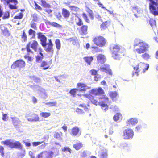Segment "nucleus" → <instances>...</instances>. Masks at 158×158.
<instances>
[{
    "mask_svg": "<svg viewBox=\"0 0 158 158\" xmlns=\"http://www.w3.org/2000/svg\"><path fill=\"white\" fill-rule=\"evenodd\" d=\"M134 47L138 46L139 48L135 49V53L138 54L143 53L148 51L149 48V45L146 42L141 40L140 39L136 38L134 40Z\"/></svg>",
    "mask_w": 158,
    "mask_h": 158,
    "instance_id": "nucleus-1",
    "label": "nucleus"
},
{
    "mask_svg": "<svg viewBox=\"0 0 158 158\" xmlns=\"http://www.w3.org/2000/svg\"><path fill=\"white\" fill-rule=\"evenodd\" d=\"M149 67V65L148 64L140 62L136 66H134V70L135 71L133 72L132 75L138 76V72L142 71V73H144L146 70H148Z\"/></svg>",
    "mask_w": 158,
    "mask_h": 158,
    "instance_id": "nucleus-2",
    "label": "nucleus"
},
{
    "mask_svg": "<svg viewBox=\"0 0 158 158\" xmlns=\"http://www.w3.org/2000/svg\"><path fill=\"white\" fill-rule=\"evenodd\" d=\"M1 143L2 144L8 146L11 148H16L19 149H21L22 148L21 143L18 141L14 142L10 140H7L4 141H2Z\"/></svg>",
    "mask_w": 158,
    "mask_h": 158,
    "instance_id": "nucleus-3",
    "label": "nucleus"
},
{
    "mask_svg": "<svg viewBox=\"0 0 158 158\" xmlns=\"http://www.w3.org/2000/svg\"><path fill=\"white\" fill-rule=\"evenodd\" d=\"M122 49L121 47L118 44H115L113 47L112 57L115 59H119L120 57L119 53H121Z\"/></svg>",
    "mask_w": 158,
    "mask_h": 158,
    "instance_id": "nucleus-4",
    "label": "nucleus"
},
{
    "mask_svg": "<svg viewBox=\"0 0 158 158\" xmlns=\"http://www.w3.org/2000/svg\"><path fill=\"white\" fill-rule=\"evenodd\" d=\"M100 99L102 100L100 102L99 105H100L102 110L106 112L108 110V106L106 104V103L108 102L110 104V102H108V98L105 95H103L99 98Z\"/></svg>",
    "mask_w": 158,
    "mask_h": 158,
    "instance_id": "nucleus-5",
    "label": "nucleus"
},
{
    "mask_svg": "<svg viewBox=\"0 0 158 158\" xmlns=\"http://www.w3.org/2000/svg\"><path fill=\"white\" fill-rule=\"evenodd\" d=\"M104 91L101 88H99L98 89H93L89 92V94H83V96L85 97L88 98L92 97L91 95H101L104 94Z\"/></svg>",
    "mask_w": 158,
    "mask_h": 158,
    "instance_id": "nucleus-6",
    "label": "nucleus"
},
{
    "mask_svg": "<svg viewBox=\"0 0 158 158\" xmlns=\"http://www.w3.org/2000/svg\"><path fill=\"white\" fill-rule=\"evenodd\" d=\"M25 118L30 122H37L39 121V117L38 115L32 113H27L25 115Z\"/></svg>",
    "mask_w": 158,
    "mask_h": 158,
    "instance_id": "nucleus-7",
    "label": "nucleus"
},
{
    "mask_svg": "<svg viewBox=\"0 0 158 158\" xmlns=\"http://www.w3.org/2000/svg\"><path fill=\"white\" fill-rule=\"evenodd\" d=\"M150 11L155 15H158V4L154 0L149 3Z\"/></svg>",
    "mask_w": 158,
    "mask_h": 158,
    "instance_id": "nucleus-8",
    "label": "nucleus"
},
{
    "mask_svg": "<svg viewBox=\"0 0 158 158\" xmlns=\"http://www.w3.org/2000/svg\"><path fill=\"white\" fill-rule=\"evenodd\" d=\"M134 135V132L131 129L125 130L123 131V138L126 139H132Z\"/></svg>",
    "mask_w": 158,
    "mask_h": 158,
    "instance_id": "nucleus-9",
    "label": "nucleus"
},
{
    "mask_svg": "<svg viewBox=\"0 0 158 158\" xmlns=\"http://www.w3.org/2000/svg\"><path fill=\"white\" fill-rule=\"evenodd\" d=\"M25 65V63L22 60H19L14 62L11 68V69H15L17 67L19 69L24 68Z\"/></svg>",
    "mask_w": 158,
    "mask_h": 158,
    "instance_id": "nucleus-10",
    "label": "nucleus"
},
{
    "mask_svg": "<svg viewBox=\"0 0 158 158\" xmlns=\"http://www.w3.org/2000/svg\"><path fill=\"white\" fill-rule=\"evenodd\" d=\"M38 45L37 42L35 40H32L30 42L27 46L26 48L27 52H31L30 49V46L35 52H36Z\"/></svg>",
    "mask_w": 158,
    "mask_h": 158,
    "instance_id": "nucleus-11",
    "label": "nucleus"
},
{
    "mask_svg": "<svg viewBox=\"0 0 158 158\" xmlns=\"http://www.w3.org/2000/svg\"><path fill=\"white\" fill-rule=\"evenodd\" d=\"M76 87L77 91L80 92H85L87 89L90 88V87L82 82L77 83V84Z\"/></svg>",
    "mask_w": 158,
    "mask_h": 158,
    "instance_id": "nucleus-12",
    "label": "nucleus"
},
{
    "mask_svg": "<svg viewBox=\"0 0 158 158\" xmlns=\"http://www.w3.org/2000/svg\"><path fill=\"white\" fill-rule=\"evenodd\" d=\"M93 41L96 45L100 47L105 46L106 43L105 38L102 36L95 38Z\"/></svg>",
    "mask_w": 158,
    "mask_h": 158,
    "instance_id": "nucleus-13",
    "label": "nucleus"
},
{
    "mask_svg": "<svg viewBox=\"0 0 158 158\" xmlns=\"http://www.w3.org/2000/svg\"><path fill=\"white\" fill-rule=\"evenodd\" d=\"M46 51L48 52L51 53L52 54L54 50L53 48V44L51 40H49V42L44 46H43Z\"/></svg>",
    "mask_w": 158,
    "mask_h": 158,
    "instance_id": "nucleus-14",
    "label": "nucleus"
},
{
    "mask_svg": "<svg viewBox=\"0 0 158 158\" xmlns=\"http://www.w3.org/2000/svg\"><path fill=\"white\" fill-rule=\"evenodd\" d=\"M37 35L38 38L40 40L42 46H45L47 44V38L41 32L38 33Z\"/></svg>",
    "mask_w": 158,
    "mask_h": 158,
    "instance_id": "nucleus-15",
    "label": "nucleus"
},
{
    "mask_svg": "<svg viewBox=\"0 0 158 158\" xmlns=\"http://www.w3.org/2000/svg\"><path fill=\"white\" fill-rule=\"evenodd\" d=\"M138 122V120L136 118H132L127 120L126 124L127 126L135 125Z\"/></svg>",
    "mask_w": 158,
    "mask_h": 158,
    "instance_id": "nucleus-16",
    "label": "nucleus"
},
{
    "mask_svg": "<svg viewBox=\"0 0 158 158\" xmlns=\"http://www.w3.org/2000/svg\"><path fill=\"white\" fill-rule=\"evenodd\" d=\"M100 70L102 71L105 72L110 75H112L111 70L110 69V67L108 64L104 65V66L101 68Z\"/></svg>",
    "mask_w": 158,
    "mask_h": 158,
    "instance_id": "nucleus-17",
    "label": "nucleus"
},
{
    "mask_svg": "<svg viewBox=\"0 0 158 158\" xmlns=\"http://www.w3.org/2000/svg\"><path fill=\"white\" fill-rule=\"evenodd\" d=\"M0 28L5 36L6 37L9 36L10 33L8 30L3 25H0Z\"/></svg>",
    "mask_w": 158,
    "mask_h": 158,
    "instance_id": "nucleus-18",
    "label": "nucleus"
},
{
    "mask_svg": "<svg viewBox=\"0 0 158 158\" xmlns=\"http://www.w3.org/2000/svg\"><path fill=\"white\" fill-rule=\"evenodd\" d=\"M72 135L73 136H79L81 134V132L80 131L79 129L77 127H75L71 130Z\"/></svg>",
    "mask_w": 158,
    "mask_h": 158,
    "instance_id": "nucleus-19",
    "label": "nucleus"
},
{
    "mask_svg": "<svg viewBox=\"0 0 158 158\" xmlns=\"http://www.w3.org/2000/svg\"><path fill=\"white\" fill-rule=\"evenodd\" d=\"M98 156L100 158H107V151L103 149L98 152Z\"/></svg>",
    "mask_w": 158,
    "mask_h": 158,
    "instance_id": "nucleus-20",
    "label": "nucleus"
},
{
    "mask_svg": "<svg viewBox=\"0 0 158 158\" xmlns=\"http://www.w3.org/2000/svg\"><path fill=\"white\" fill-rule=\"evenodd\" d=\"M10 118L12 119V123L14 126H16L20 124L21 121L17 117L11 116Z\"/></svg>",
    "mask_w": 158,
    "mask_h": 158,
    "instance_id": "nucleus-21",
    "label": "nucleus"
},
{
    "mask_svg": "<svg viewBox=\"0 0 158 158\" xmlns=\"http://www.w3.org/2000/svg\"><path fill=\"white\" fill-rule=\"evenodd\" d=\"M45 23L47 25H50L54 27L60 28L61 27V26L57 23L54 22H51L47 20L44 19Z\"/></svg>",
    "mask_w": 158,
    "mask_h": 158,
    "instance_id": "nucleus-22",
    "label": "nucleus"
},
{
    "mask_svg": "<svg viewBox=\"0 0 158 158\" xmlns=\"http://www.w3.org/2000/svg\"><path fill=\"white\" fill-rule=\"evenodd\" d=\"M97 59L98 62L101 63H103L106 60L105 56L102 54H99L97 56Z\"/></svg>",
    "mask_w": 158,
    "mask_h": 158,
    "instance_id": "nucleus-23",
    "label": "nucleus"
},
{
    "mask_svg": "<svg viewBox=\"0 0 158 158\" xmlns=\"http://www.w3.org/2000/svg\"><path fill=\"white\" fill-rule=\"evenodd\" d=\"M62 15L65 18H68L70 15L69 12L66 9L63 8L62 9Z\"/></svg>",
    "mask_w": 158,
    "mask_h": 158,
    "instance_id": "nucleus-24",
    "label": "nucleus"
},
{
    "mask_svg": "<svg viewBox=\"0 0 158 158\" xmlns=\"http://www.w3.org/2000/svg\"><path fill=\"white\" fill-rule=\"evenodd\" d=\"M109 94L110 96L113 100H115L116 97L118 95V93L116 91L110 92Z\"/></svg>",
    "mask_w": 158,
    "mask_h": 158,
    "instance_id": "nucleus-25",
    "label": "nucleus"
},
{
    "mask_svg": "<svg viewBox=\"0 0 158 158\" xmlns=\"http://www.w3.org/2000/svg\"><path fill=\"white\" fill-rule=\"evenodd\" d=\"M84 59L88 64L90 65L91 62L93 59V58L92 56L85 57H84Z\"/></svg>",
    "mask_w": 158,
    "mask_h": 158,
    "instance_id": "nucleus-26",
    "label": "nucleus"
},
{
    "mask_svg": "<svg viewBox=\"0 0 158 158\" xmlns=\"http://www.w3.org/2000/svg\"><path fill=\"white\" fill-rule=\"evenodd\" d=\"M121 117V114L120 113H118L115 114V115L113 117V118L114 121L118 122L120 120Z\"/></svg>",
    "mask_w": 158,
    "mask_h": 158,
    "instance_id": "nucleus-27",
    "label": "nucleus"
},
{
    "mask_svg": "<svg viewBox=\"0 0 158 158\" xmlns=\"http://www.w3.org/2000/svg\"><path fill=\"white\" fill-rule=\"evenodd\" d=\"M56 47L58 51H59L61 48V43L59 39H56L55 41Z\"/></svg>",
    "mask_w": 158,
    "mask_h": 158,
    "instance_id": "nucleus-28",
    "label": "nucleus"
},
{
    "mask_svg": "<svg viewBox=\"0 0 158 158\" xmlns=\"http://www.w3.org/2000/svg\"><path fill=\"white\" fill-rule=\"evenodd\" d=\"M70 8V10L73 12H77L79 11V9L75 6L69 5V6Z\"/></svg>",
    "mask_w": 158,
    "mask_h": 158,
    "instance_id": "nucleus-29",
    "label": "nucleus"
},
{
    "mask_svg": "<svg viewBox=\"0 0 158 158\" xmlns=\"http://www.w3.org/2000/svg\"><path fill=\"white\" fill-rule=\"evenodd\" d=\"M73 147L77 150L80 149L82 147V144L79 142H78L76 144L73 145Z\"/></svg>",
    "mask_w": 158,
    "mask_h": 158,
    "instance_id": "nucleus-30",
    "label": "nucleus"
},
{
    "mask_svg": "<svg viewBox=\"0 0 158 158\" xmlns=\"http://www.w3.org/2000/svg\"><path fill=\"white\" fill-rule=\"evenodd\" d=\"M42 6L44 8H50L51 7L50 5L47 3L44 0H41Z\"/></svg>",
    "mask_w": 158,
    "mask_h": 158,
    "instance_id": "nucleus-31",
    "label": "nucleus"
},
{
    "mask_svg": "<svg viewBox=\"0 0 158 158\" xmlns=\"http://www.w3.org/2000/svg\"><path fill=\"white\" fill-rule=\"evenodd\" d=\"M40 116L44 118H47L51 115V113L49 112H41L40 114Z\"/></svg>",
    "mask_w": 158,
    "mask_h": 158,
    "instance_id": "nucleus-32",
    "label": "nucleus"
},
{
    "mask_svg": "<svg viewBox=\"0 0 158 158\" xmlns=\"http://www.w3.org/2000/svg\"><path fill=\"white\" fill-rule=\"evenodd\" d=\"M40 56H37L36 58V61L37 62H40L42 60L43 57V54L41 52H40Z\"/></svg>",
    "mask_w": 158,
    "mask_h": 158,
    "instance_id": "nucleus-33",
    "label": "nucleus"
},
{
    "mask_svg": "<svg viewBox=\"0 0 158 158\" xmlns=\"http://www.w3.org/2000/svg\"><path fill=\"white\" fill-rule=\"evenodd\" d=\"M36 32L32 29H30L28 31V34L32 36V38H35Z\"/></svg>",
    "mask_w": 158,
    "mask_h": 158,
    "instance_id": "nucleus-34",
    "label": "nucleus"
},
{
    "mask_svg": "<svg viewBox=\"0 0 158 158\" xmlns=\"http://www.w3.org/2000/svg\"><path fill=\"white\" fill-rule=\"evenodd\" d=\"M110 22L109 21H105L101 25V28L102 29H104L107 27V25L108 24H109Z\"/></svg>",
    "mask_w": 158,
    "mask_h": 158,
    "instance_id": "nucleus-35",
    "label": "nucleus"
},
{
    "mask_svg": "<svg viewBox=\"0 0 158 158\" xmlns=\"http://www.w3.org/2000/svg\"><path fill=\"white\" fill-rule=\"evenodd\" d=\"M48 63L47 62L44 61H43L41 64V67H44L43 68V69L46 70L48 69L49 66H48L47 67H46L48 65Z\"/></svg>",
    "mask_w": 158,
    "mask_h": 158,
    "instance_id": "nucleus-36",
    "label": "nucleus"
},
{
    "mask_svg": "<svg viewBox=\"0 0 158 158\" xmlns=\"http://www.w3.org/2000/svg\"><path fill=\"white\" fill-rule=\"evenodd\" d=\"M61 150L63 152H68L70 154L71 153V150L68 147H66L63 148H62Z\"/></svg>",
    "mask_w": 158,
    "mask_h": 158,
    "instance_id": "nucleus-37",
    "label": "nucleus"
},
{
    "mask_svg": "<svg viewBox=\"0 0 158 158\" xmlns=\"http://www.w3.org/2000/svg\"><path fill=\"white\" fill-rule=\"evenodd\" d=\"M22 40L23 41L25 42L27 40V37L26 33L24 31H23V34L21 36Z\"/></svg>",
    "mask_w": 158,
    "mask_h": 158,
    "instance_id": "nucleus-38",
    "label": "nucleus"
},
{
    "mask_svg": "<svg viewBox=\"0 0 158 158\" xmlns=\"http://www.w3.org/2000/svg\"><path fill=\"white\" fill-rule=\"evenodd\" d=\"M92 98H93V97H91L90 98H88L90 99V100L91 102L93 104H94L96 105H99V102H98L95 99H94Z\"/></svg>",
    "mask_w": 158,
    "mask_h": 158,
    "instance_id": "nucleus-39",
    "label": "nucleus"
},
{
    "mask_svg": "<svg viewBox=\"0 0 158 158\" xmlns=\"http://www.w3.org/2000/svg\"><path fill=\"white\" fill-rule=\"evenodd\" d=\"M62 132L58 133V132L56 133L54 135V137L58 139H60L62 135Z\"/></svg>",
    "mask_w": 158,
    "mask_h": 158,
    "instance_id": "nucleus-40",
    "label": "nucleus"
},
{
    "mask_svg": "<svg viewBox=\"0 0 158 158\" xmlns=\"http://www.w3.org/2000/svg\"><path fill=\"white\" fill-rule=\"evenodd\" d=\"M132 10L133 12L134 13H136L137 12L138 13H139L140 11V10L139 8L138 7H132Z\"/></svg>",
    "mask_w": 158,
    "mask_h": 158,
    "instance_id": "nucleus-41",
    "label": "nucleus"
},
{
    "mask_svg": "<svg viewBox=\"0 0 158 158\" xmlns=\"http://www.w3.org/2000/svg\"><path fill=\"white\" fill-rule=\"evenodd\" d=\"M75 111L78 114H84L85 113L82 110L79 108H77L76 109Z\"/></svg>",
    "mask_w": 158,
    "mask_h": 158,
    "instance_id": "nucleus-42",
    "label": "nucleus"
},
{
    "mask_svg": "<svg viewBox=\"0 0 158 158\" xmlns=\"http://www.w3.org/2000/svg\"><path fill=\"white\" fill-rule=\"evenodd\" d=\"M110 107L113 111H118V109L117 106L114 105H111Z\"/></svg>",
    "mask_w": 158,
    "mask_h": 158,
    "instance_id": "nucleus-43",
    "label": "nucleus"
},
{
    "mask_svg": "<svg viewBox=\"0 0 158 158\" xmlns=\"http://www.w3.org/2000/svg\"><path fill=\"white\" fill-rule=\"evenodd\" d=\"M41 92H42V96L43 98H46L47 97V94L45 92V90L41 89Z\"/></svg>",
    "mask_w": 158,
    "mask_h": 158,
    "instance_id": "nucleus-44",
    "label": "nucleus"
},
{
    "mask_svg": "<svg viewBox=\"0 0 158 158\" xmlns=\"http://www.w3.org/2000/svg\"><path fill=\"white\" fill-rule=\"evenodd\" d=\"M77 91V89H73L70 91L69 93L72 95L74 97Z\"/></svg>",
    "mask_w": 158,
    "mask_h": 158,
    "instance_id": "nucleus-45",
    "label": "nucleus"
},
{
    "mask_svg": "<svg viewBox=\"0 0 158 158\" xmlns=\"http://www.w3.org/2000/svg\"><path fill=\"white\" fill-rule=\"evenodd\" d=\"M142 57L145 60H147L150 58V56L148 54L145 53L142 55Z\"/></svg>",
    "mask_w": 158,
    "mask_h": 158,
    "instance_id": "nucleus-46",
    "label": "nucleus"
},
{
    "mask_svg": "<svg viewBox=\"0 0 158 158\" xmlns=\"http://www.w3.org/2000/svg\"><path fill=\"white\" fill-rule=\"evenodd\" d=\"M87 26H83L82 27L81 31L84 34H85L87 33Z\"/></svg>",
    "mask_w": 158,
    "mask_h": 158,
    "instance_id": "nucleus-47",
    "label": "nucleus"
},
{
    "mask_svg": "<svg viewBox=\"0 0 158 158\" xmlns=\"http://www.w3.org/2000/svg\"><path fill=\"white\" fill-rule=\"evenodd\" d=\"M10 17V13L8 12H6L4 14V16L2 17L3 19H5L8 18Z\"/></svg>",
    "mask_w": 158,
    "mask_h": 158,
    "instance_id": "nucleus-48",
    "label": "nucleus"
},
{
    "mask_svg": "<svg viewBox=\"0 0 158 158\" xmlns=\"http://www.w3.org/2000/svg\"><path fill=\"white\" fill-rule=\"evenodd\" d=\"M46 105H49L50 106H55L56 104V101L52 102H49L46 103L45 104Z\"/></svg>",
    "mask_w": 158,
    "mask_h": 158,
    "instance_id": "nucleus-49",
    "label": "nucleus"
},
{
    "mask_svg": "<svg viewBox=\"0 0 158 158\" xmlns=\"http://www.w3.org/2000/svg\"><path fill=\"white\" fill-rule=\"evenodd\" d=\"M6 2L7 4H9L10 2L14 3L15 5H17L18 2L17 0H7Z\"/></svg>",
    "mask_w": 158,
    "mask_h": 158,
    "instance_id": "nucleus-50",
    "label": "nucleus"
},
{
    "mask_svg": "<svg viewBox=\"0 0 158 158\" xmlns=\"http://www.w3.org/2000/svg\"><path fill=\"white\" fill-rule=\"evenodd\" d=\"M2 120L5 121H7L8 120V117L6 114H2Z\"/></svg>",
    "mask_w": 158,
    "mask_h": 158,
    "instance_id": "nucleus-51",
    "label": "nucleus"
},
{
    "mask_svg": "<svg viewBox=\"0 0 158 158\" xmlns=\"http://www.w3.org/2000/svg\"><path fill=\"white\" fill-rule=\"evenodd\" d=\"M43 143V141L33 142L32 144L33 146L35 147L38 146Z\"/></svg>",
    "mask_w": 158,
    "mask_h": 158,
    "instance_id": "nucleus-52",
    "label": "nucleus"
},
{
    "mask_svg": "<svg viewBox=\"0 0 158 158\" xmlns=\"http://www.w3.org/2000/svg\"><path fill=\"white\" fill-rule=\"evenodd\" d=\"M83 17L86 22L88 23H89L90 21L89 19H88V17L87 16V15L85 14H83Z\"/></svg>",
    "mask_w": 158,
    "mask_h": 158,
    "instance_id": "nucleus-53",
    "label": "nucleus"
},
{
    "mask_svg": "<svg viewBox=\"0 0 158 158\" xmlns=\"http://www.w3.org/2000/svg\"><path fill=\"white\" fill-rule=\"evenodd\" d=\"M23 16V14L20 13L19 14V15L16 16L14 17V19H20L22 18Z\"/></svg>",
    "mask_w": 158,
    "mask_h": 158,
    "instance_id": "nucleus-54",
    "label": "nucleus"
},
{
    "mask_svg": "<svg viewBox=\"0 0 158 158\" xmlns=\"http://www.w3.org/2000/svg\"><path fill=\"white\" fill-rule=\"evenodd\" d=\"M149 24L151 27L152 28H153L155 24V21H154L153 20H151L149 21Z\"/></svg>",
    "mask_w": 158,
    "mask_h": 158,
    "instance_id": "nucleus-55",
    "label": "nucleus"
},
{
    "mask_svg": "<svg viewBox=\"0 0 158 158\" xmlns=\"http://www.w3.org/2000/svg\"><path fill=\"white\" fill-rule=\"evenodd\" d=\"M36 25V24L34 23V22H32L31 23V27L34 29L36 30L37 29V27Z\"/></svg>",
    "mask_w": 158,
    "mask_h": 158,
    "instance_id": "nucleus-56",
    "label": "nucleus"
},
{
    "mask_svg": "<svg viewBox=\"0 0 158 158\" xmlns=\"http://www.w3.org/2000/svg\"><path fill=\"white\" fill-rule=\"evenodd\" d=\"M16 5L14 4V5L10 4L9 5V8L11 9H15L17 8L16 6Z\"/></svg>",
    "mask_w": 158,
    "mask_h": 158,
    "instance_id": "nucleus-57",
    "label": "nucleus"
},
{
    "mask_svg": "<svg viewBox=\"0 0 158 158\" xmlns=\"http://www.w3.org/2000/svg\"><path fill=\"white\" fill-rule=\"evenodd\" d=\"M90 72L92 75H96L97 73V71L94 69H92L90 70Z\"/></svg>",
    "mask_w": 158,
    "mask_h": 158,
    "instance_id": "nucleus-58",
    "label": "nucleus"
},
{
    "mask_svg": "<svg viewBox=\"0 0 158 158\" xmlns=\"http://www.w3.org/2000/svg\"><path fill=\"white\" fill-rule=\"evenodd\" d=\"M95 17L97 19L99 20L102 21L101 16L98 14H97L96 15H95Z\"/></svg>",
    "mask_w": 158,
    "mask_h": 158,
    "instance_id": "nucleus-59",
    "label": "nucleus"
},
{
    "mask_svg": "<svg viewBox=\"0 0 158 158\" xmlns=\"http://www.w3.org/2000/svg\"><path fill=\"white\" fill-rule=\"evenodd\" d=\"M25 58L26 59H27V60L28 61H32V60H33L32 57H30L29 56H25Z\"/></svg>",
    "mask_w": 158,
    "mask_h": 158,
    "instance_id": "nucleus-60",
    "label": "nucleus"
},
{
    "mask_svg": "<svg viewBox=\"0 0 158 158\" xmlns=\"http://www.w3.org/2000/svg\"><path fill=\"white\" fill-rule=\"evenodd\" d=\"M24 143L26 146L27 147H29L31 145V143L29 142L24 141Z\"/></svg>",
    "mask_w": 158,
    "mask_h": 158,
    "instance_id": "nucleus-61",
    "label": "nucleus"
},
{
    "mask_svg": "<svg viewBox=\"0 0 158 158\" xmlns=\"http://www.w3.org/2000/svg\"><path fill=\"white\" fill-rule=\"evenodd\" d=\"M142 126L140 125H138L136 127L135 130L136 131H138L140 130Z\"/></svg>",
    "mask_w": 158,
    "mask_h": 158,
    "instance_id": "nucleus-62",
    "label": "nucleus"
},
{
    "mask_svg": "<svg viewBox=\"0 0 158 158\" xmlns=\"http://www.w3.org/2000/svg\"><path fill=\"white\" fill-rule=\"evenodd\" d=\"M89 17L91 19H93L94 16H93V14L92 11L91 10H90L89 11Z\"/></svg>",
    "mask_w": 158,
    "mask_h": 158,
    "instance_id": "nucleus-63",
    "label": "nucleus"
},
{
    "mask_svg": "<svg viewBox=\"0 0 158 158\" xmlns=\"http://www.w3.org/2000/svg\"><path fill=\"white\" fill-rule=\"evenodd\" d=\"M29 154L31 158H35V156L32 151H30L29 152Z\"/></svg>",
    "mask_w": 158,
    "mask_h": 158,
    "instance_id": "nucleus-64",
    "label": "nucleus"
}]
</instances>
